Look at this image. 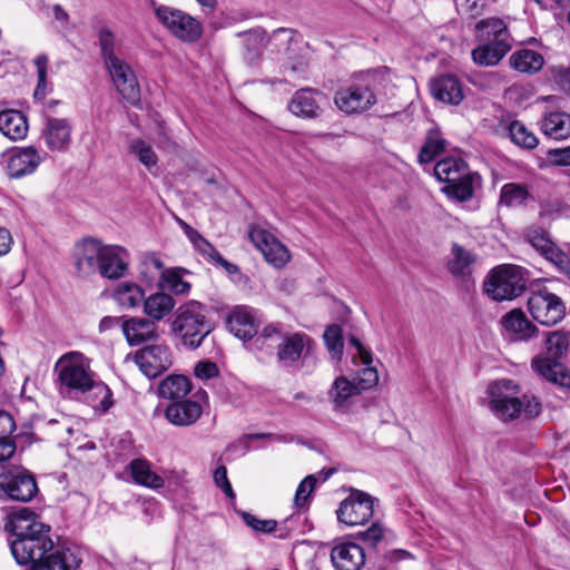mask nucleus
<instances>
[{
  "instance_id": "nucleus-1",
  "label": "nucleus",
  "mask_w": 570,
  "mask_h": 570,
  "mask_svg": "<svg viewBox=\"0 0 570 570\" xmlns=\"http://www.w3.org/2000/svg\"><path fill=\"white\" fill-rule=\"evenodd\" d=\"M35 517L30 509L22 508L6 524L17 563L31 564V570H76L81 559L70 549L56 546L50 537V527L36 521Z\"/></svg>"
},
{
  "instance_id": "nucleus-2",
  "label": "nucleus",
  "mask_w": 570,
  "mask_h": 570,
  "mask_svg": "<svg viewBox=\"0 0 570 570\" xmlns=\"http://www.w3.org/2000/svg\"><path fill=\"white\" fill-rule=\"evenodd\" d=\"M254 345L258 350L272 353L276 350L278 363L284 367H297L301 360H305L314 345V341L305 333L287 334L283 332L279 323L266 325L255 338Z\"/></svg>"
},
{
  "instance_id": "nucleus-3",
  "label": "nucleus",
  "mask_w": 570,
  "mask_h": 570,
  "mask_svg": "<svg viewBox=\"0 0 570 570\" xmlns=\"http://www.w3.org/2000/svg\"><path fill=\"white\" fill-rule=\"evenodd\" d=\"M170 330L174 338L185 348L195 351L213 332L205 304L190 299L180 304L174 312Z\"/></svg>"
},
{
  "instance_id": "nucleus-4",
  "label": "nucleus",
  "mask_w": 570,
  "mask_h": 570,
  "mask_svg": "<svg viewBox=\"0 0 570 570\" xmlns=\"http://www.w3.org/2000/svg\"><path fill=\"white\" fill-rule=\"evenodd\" d=\"M520 386L510 379H502L489 386L490 407L503 421L518 419L522 413L527 419L537 417L542 405L534 395L522 394Z\"/></svg>"
},
{
  "instance_id": "nucleus-5",
  "label": "nucleus",
  "mask_w": 570,
  "mask_h": 570,
  "mask_svg": "<svg viewBox=\"0 0 570 570\" xmlns=\"http://www.w3.org/2000/svg\"><path fill=\"white\" fill-rule=\"evenodd\" d=\"M475 37L481 43L472 50L471 56L479 66H495L512 49L509 29L499 18L480 20L475 24Z\"/></svg>"
},
{
  "instance_id": "nucleus-6",
  "label": "nucleus",
  "mask_w": 570,
  "mask_h": 570,
  "mask_svg": "<svg viewBox=\"0 0 570 570\" xmlns=\"http://www.w3.org/2000/svg\"><path fill=\"white\" fill-rule=\"evenodd\" d=\"M53 373L57 375L59 392L69 396L87 394L95 377L90 360L77 351L61 355L55 364Z\"/></svg>"
},
{
  "instance_id": "nucleus-7",
  "label": "nucleus",
  "mask_w": 570,
  "mask_h": 570,
  "mask_svg": "<svg viewBox=\"0 0 570 570\" xmlns=\"http://www.w3.org/2000/svg\"><path fill=\"white\" fill-rule=\"evenodd\" d=\"M434 176L445 184L442 191L459 202L473 197L474 181L479 175L470 170L468 164L455 157H445L434 166Z\"/></svg>"
},
{
  "instance_id": "nucleus-8",
  "label": "nucleus",
  "mask_w": 570,
  "mask_h": 570,
  "mask_svg": "<svg viewBox=\"0 0 570 570\" xmlns=\"http://www.w3.org/2000/svg\"><path fill=\"white\" fill-rule=\"evenodd\" d=\"M380 71H366L354 77L353 81L336 90L334 95L335 106L346 115L363 114L376 102L374 82Z\"/></svg>"
},
{
  "instance_id": "nucleus-9",
  "label": "nucleus",
  "mask_w": 570,
  "mask_h": 570,
  "mask_svg": "<svg viewBox=\"0 0 570 570\" xmlns=\"http://www.w3.org/2000/svg\"><path fill=\"white\" fill-rule=\"evenodd\" d=\"M525 271L514 265H501L491 271L484 282V292L494 301H511L527 288Z\"/></svg>"
},
{
  "instance_id": "nucleus-10",
  "label": "nucleus",
  "mask_w": 570,
  "mask_h": 570,
  "mask_svg": "<svg viewBox=\"0 0 570 570\" xmlns=\"http://www.w3.org/2000/svg\"><path fill=\"white\" fill-rule=\"evenodd\" d=\"M38 492L35 474L22 465L0 468V498L30 502Z\"/></svg>"
},
{
  "instance_id": "nucleus-11",
  "label": "nucleus",
  "mask_w": 570,
  "mask_h": 570,
  "mask_svg": "<svg viewBox=\"0 0 570 570\" xmlns=\"http://www.w3.org/2000/svg\"><path fill=\"white\" fill-rule=\"evenodd\" d=\"M155 13L160 23L179 40L193 43L202 37V23L190 14L167 6L156 7Z\"/></svg>"
},
{
  "instance_id": "nucleus-12",
  "label": "nucleus",
  "mask_w": 570,
  "mask_h": 570,
  "mask_svg": "<svg viewBox=\"0 0 570 570\" xmlns=\"http://www.w3.org/2000/svg\"><path fill=\"white\" fill-rule=\"evenodd\" d=\"M379 500L368 493L353 489L336 510L337 520L346 525H361L374 515L375 503Z\"/></svg>"
},
{
  "instance_id": "nucleus-13",
  "label": "nucleus",
  "mask_w": 570,
  "mask_h": 570,
  "mask_svg": "<svg viewBox=\"0 0 570 570\" xmlns=\"http://www.w3.org/2000/svg\"><path fill=\"white\" fill-rule=\"evenodd\" d=\"M527 305L533 320L546 326L556 325L566 314L563 301L547 288L532 293Z\"/></svg>"
},
{
  "instance_id": "nucleus-14",
  "label": "nucleus",
  "mask_w": 570,
  "mask_h": 570,
  "mask_svg": "<svg viewBox=\"0 0 570 570\" xmlns=\"http://www.w3.org/2000/svg\"><path fill=\"white\" fill-rule=\"evenodd\" d=\"M139 370L149 379H155L173 365V354L166 344H150L134 355Z\"/></svg>"
},
{
  "instance_id": "nucleus-15",
  "label": "nucleus",
  "mask_w": 570,
  "mask_h": 570,
  "mask_svg": "<svg viewBox=\"0 0 570 570\" xmlns=\"http://www.w3.org/2000/svg\"><path fill=\"white\" fill-rule=\"evenodd\" d=\"M248 236L254 246L271 265L282 268L288 263L291 255L287 247L272 233L259 226H250Z\"/></svg>"
},
{
  "instance_id": "nucleus-16",
  "label": "nucleus",
  "mask_w": 570,
  "mask_h": 570,
  "mask_svg": "<svg viewBox=\"0 0 570 570\" xmlns=\"http://www.w3.org/2000/svg\"><path fill=\"white\" fill-rule=\"evenodd\" d=\"M120 96L131 105L140 100V88L135 72L121 58L105 65Z\"/></svg>"
},
{
  "instance_id": "nucleus-17",
  "label": "nucleus",
  "mask_w": 570,
  "mask_h": 570,
  "mask_svg": "<svg viewBox=\"0 0 570 570\" xmlns=\"http://www.w3.org/2000/svg\"><path fill=\"white\" fill-rule=\"evenodd\" d=\"M105 245L95 238H85L77 243L73 250L76 271L79 276L100 274V263Z\"/></svg>"
},
{
  "instance_id": "nucleus-18",
  "label": "nucleus",
  "mask_w": 570,
  "mask_h": 570,
  "mask_svg": "<svg viewBox=\"0 0 570 570\" xmlns=\"http://www.w3.org/2000/svg\"><path fill=\"white\" fill-rule=\"evenodd\" d=\"M531 370L543 381L563 391H570V368L561 361L533 356Z\"/></svg>"
},
{
  "instance_id": "nucleus-19",
  "label": "nucleus",
  "mask_w": 570,
  "mask_h": 570,
  "mask_svg": "<svg viewBox=\"0 0 570 570\" xmlns=\"http://www.w3.org/2000/svg\"><path fill=\"white\" fill-rule=\"evenodd\" d=\"M331 561L336 570H361L365 564V552L355 542L336 540L331 550Z\"/></svg>"
},
{
  "instance_id": "nucleus-20",
  "label": "nucleus",
  "mask_w": 570,
  "mask_h": 570,
  "mask_svg": "<svg viewBox=\"0 0 570 570\" xmlns=\"http://www.w3.org/2000/svg\"><path fill=\"white\" fill-rule=\"evenodd\" d=\"M324 95L318 89L302 88L295 91L288 102V110L296 117L316 119L322 114L320 100Z\"/></svg>"
},
{
  "instance_id": "nucleus-21",
  "label": "nucleus",
  "mask_w": 570,
  "mask_h": 570,
  "mask_svg": "<svg viewBox=\"0 0 570 570\" xmlns=\"http://www.w3.org/2000/svg\"><path fill=\"white\" fill-rule=\"evenodd\" d=\"M41 163L38 150L32 147L17 148L7 163V174L10 178H22L36 171Z\"/></svg>"
},
{
  "instance_id": "nucleus-22",
  "label": "nucleus",
  "mask_w": 570,
  "mask_h": 570,
  "mask_svg": "<svg viewBox=\"0 0 570 570\" xmlns=\"http://www.w3.org/2000/svg\"><path fill=\"white\" fill-rule=\"evenodd\" d=\"M72 126L66 118L47 117L42 138L52 151L66 150L71 140Z\"/></svg>"
},
{
  "instance_id": "nucleus-23",
  "label": "nucleus",
  "mask_w": 570,
  "mask_h": 570,
  "mask_svg": "<svg viewBox=\"0 0 570 570\" xmlns=\"http://www.w3.org/2000/svg\"><path fill=\"white\" fill-rule=\"evenodd\" d=\"M227 325L229 331L244 342L255 341L259 335L254 312L245 306L237 307L229 314ZM252 345L255 347L254 342Z\"/></svg>"
},
{
  "instance_id": "nucleus-24",
  "label": "nucleus",
  "mask_w": 570,
  "mask_h": 570,
  "mask_svg": "<svg viewBox=\"0 0 570 570\" xmlns=\"http://www.w3.org/2000/svg\"><path fill=\"white\" fill-rule=\"evenodd\" d=\"M432 96L444 104L459 105L463 98V89L460 79L450 73L435 77L430 82Z\"/></svg>"
},
{
  "instance_id": "nucleus-25",
  "label": "nucleus",
  "mask_w": 570,
  "mask_h": 570,
  "mask_svg": "<svg viewBox=\"0 0 570 570\" xmlns=\"http://www.w3.org/2000/svg\"><path fill=\"white\" fill-rule=\"evenodd\" d=\"M203 407L197 401L179 400L171 402L165 410L166 419L174 425L188 426L202 415Z\"/></svg>"
},
{
  "instance_id": "nucleus-26",
  "label": "nucleus",
  "mask_w": 570,
  "mask_h": 570,
  "mask_svg": "<svg viewBox=\"0 0 570 570\" xmlns=\"http://www.w3.org/2000/svg\"><path fill=\"white\" fill-rule=\"evenodd\" d=\"M127 252L120 246L105 245L100 263V275L108 279H118L127 271Z\"/></svg>"
},
{
  "instance_id": "nucleus-27",
  "label": "nucleus",
  "mask_w": 570,
  "mask_h": 570,
  "mask_svg": "<svg viewBox=\"0 0 570 570\" xmlns=\"http://www.w3.org/2000/svg\"><path fill=\"white\" fill-rule=\"evenodd\" d=\"M122 332L129 345H139L157 338V326L154 321L132 317L122 322Z\"/></svg>"
},
{
  "instance_id": "nucleus-28",
  "label": "nucleus",
  "mask_w": 570,
  "mask_h": 570,
  "mask_svg": "<svg viewBox=\"0 0 570 570\" xmlns=\"http://www.w3.org/2000/svg\"><path fill=\"white\" fill-rule=\"evenodd\" d=\"M540 128L544 136L554 140H566L570 137V114L551 111L543 116Z\"/></svg>"
},
{
  "instance_id": "nucleus-29",
  "label": "nucleus",
  "mask_w": 570,
  "mask_h": 570,
  "mask_svg": "<svg viewBox=\"0 0 570 570\" xmlns=\"http://www.w3.org/2000/svg\"><path fill=\"white\" fill-rule=\"evenodd\" d=\"M28 128V120L22 111L16 109L0 111V131L9 139H23Z\"/></svg>"
},
{
  "instance_id": "nucleus-30",
  "label": "nucleus",
  "mask_w": 570,
  "mask_h": 570,
  "mask_svg": "<svg viewBox=\"0 0 570 570\" xmlns=\"http://www.w3.org/2000/svg\"><path fill=\"white\" fill-rule=\"evenodd\" d=\"M475 262L476 255L474 253L456 243H453L446 267L449 273L453 276L465 277L472 274Z\"/></svg>"
},
{
  "instance_id": "nucleus-31",
  "label": "nucleus",
  "mask_w": 570,
  "mask_h": 570,
  "mask_svg": "<svg viewBox=\"0 0 570 570\" xmlns=\"http://www.w3.org/2000/svg\"><path fill=\"white\" fill-rule=\"evenodd\" d=\"M191 391L189 379L180 374H171L164 379L158 386L160 397L171 402L184 400Z\"/></svg>"
},
{
  "instance_id": "nucleus-32",
  "label": "nucleus",
  "mask_w": 570,
  "mask_h": 570,
  "mask_svg": "<svg viewBox=\"0 0 570 570\" xmlns=\"http://www.w3.org/2000/svg\"><path fill=\"white\" fill-rule=\"evenodd\" d=\"M132 480L146 488L160 489L164 487V479L151 470L150 463L145 459H135L129 463Z\"/></svg>"
},
{
  "instance_id": "nucleus-33",
  "label": "nucleus",
  "mask_w": 570,
  "mask_h": 570,
  "mask_svg": "<svg viewBox=\"0 0 570 570\" xmlns=\"http://www.w3.org/2000/svg\"><path fill=\"white\" fill-rule=\"evenodd\" d=\"M570 351V334L563 331H554L548 334L544 341V351L537 356L550 357L563 362Z\"/></svg>"
},
{
  "instance_id": "nucleus-34",
  "label": "nucleus",
  "mask_w": 570,
  "mask_h": 570,
  "mask_svg": "<svg viewBox=\"0 0 570 570\" xmlns=\"http://www.w3.org/2000/svg\"><path fill=\"white\" fill-rule=\"evenodd\" d=\"M502 326L510 333L518 336L519 340L531 338L537 331L521 309H512L507 313L501 321Z\"/></svg>"
},
{
  "instance_id": "nucleus-35",
  "label": "nucleus",
  "mask_w": 570,
  "mask_h": 570,
  "mask_svg": "<svg viewBox=\"0 0 570 570\" xmlns=\"http://www.w3.org/2000/svg\"><path fill=\"white\" fill-rule=\"evenodd\" d=\"M544 63L542 55L534 50L521 49L513 52L510 57V66L520 72H538Z\"/></svg>"
},
{
  "instance_id": "nucleus-36",
  "label": "nucleus",
  "mask_w": 570,
  "mask_h": 570,
  "mask_svg": "<svg viewBox=\"0 0 570 570\" xmlns=\"http://www.w3.org/2000/svg\"><path fill=\"white\" fill-rule=\"evenodd\" d=\"M448 141L443 138L439 128H432L426 132L425 141L420 149L417 159L420 164H429L441 155L446 148Z\"/></svg>"
},
{
  "instance_id": "nucleus-37",
  "label": "nucleus",
  "mask_w": 570,
  "mask_h": 570,
  "mask_svg": "<svg viewBox=\"0 0 570 570\" xmlns=\"http://www.w3.org/2000/svg\"><path fill=\"white\" fill-rule=\"evenodd\" d=\"M174 306V298L166 293H156L144 299L145 313L156 321H160L167 316L173 311Z\"/></svg>"
},
{
  "instance_id": "nucleus-38",
  "label": "nucleus",
  "mask_w": 570,
  "mask_h": 570,
  "mask_svg": "<svg viewBox=\"0 0 570 570\" xmlns=\"http://www.w3.org/2000/svg\"><path fill=\"white\" fill-rule=\"evenodd\" d=\"M360 393L361 391L355 383L344 376H338L328 391V397L336 409H342L348 406L350 399Z\"/></svg>"
},
{
  "instance_id": "nucleus-39",
  "label": "nucleus",
  "mask_w": 570,
  "mask_h": 570,
  "mask_svg": "<svg viewBox=\"0 0 570 570\" xmlns=\"http://www.w3.org/2000/svg\"><path fill=\"white\" fill-rule=\"evenodd\" d=\"M87 393L88 402L95 410L106 413L114 405L111 390L104 382L96 381L95 377Z\"/></svg>"
},
{
  "instance_id": "nucleus-40",
  "label": "nucleus",
  "mask_w": 570,
  "mask_h": 570,
  "mask_svg": "<svg viewBox=\"0 0 570 570\" xmlns=\"http://www.w3.org/2000/svg\"><path fill=\"white\" fill-rule=\"evenodd\" d=\"M115 298L119 305L128 308L138 307L144 303L145 294L140 286L135 283H120L115 292Z\"/></svg>"
},
{
  "instance_id": "nucleus-41",
  "label": "nucleus",
  "mask_w": 570,
  "mask_h": 570,
  "mask_svg": "<svg viewBox=\"0 0 570 570\" xmlns=\"http://www.w3.org/2000/svg\"><path fill=\"white\" fill-rule=\"evenodd\" d=\"M507 129L511 141L521 148L533 149L539 144L535 135L519 120L511 121Z\"/></svg>"
},
{
  "instance_id": "nucleus-42",
  "label": "nucleus",
  "mask_w": 570,
  "mask_h": 570,
  "mask_svg": "<svg viewBox=\"0 0 570 570\" xmlns=\"http://www.w3.org/2000/svg\"><path fill=\"white\" fill-rule=\"evenodd\" d=\"M529 197V190L524 185L508 183L501 188L499 204L507 207H518L522 206Z\"/></svg>"
},
{
  "instance_id": "nucleus-43",
  "label": "nucleus",
  "mask_w": 570,
  "mask_h": 570,
  "mask_svg": "<svg viewBox=\"0 0 570 570\" xmlns=\"http://www.w3.org/2000/svg\"><path fill=\"white\" fill-rule=\"evenodd\" d=\"M189 273L184 268H169L163 272L161 279L167 289L176 295L186 294L190 291L191 285L183 279V274Z\"/></svg>"
},
{
  "instance_id": "nucleus-44",
  "label": "nucleus",
  "mask_w": 570,
  "mask_h": 570,
  "mask_svg": "<svg viewBox=\"0 0 570 570\" xmlns=\"http://www.w3.org/2000/svg\"><path fill=\"white\" fill-rule=\"evenodd\" d=\"M541 256L570 279V257L554 242L549 245Z\"/></svg>"
},
{
  "instance_id": "nucleus-45",
  "label": "nucleus",
  "mask_w": 570,
  "mask_h": 570,
  "mask_svg": "<svg viewBox=\"0 0 570 570\" xmlns=\"http://www.w3.org/2000/svg\"><path fill=\"white\" fill-rule=\"evenodd\" d=\"M524 238L541 255L553 243L547 229L531 225L524 229Z\"/></svg>"
},
{
  "instance_id": "nucleus-46",
  "label": "nucleus",
  "mask_w": 570,
  "mask_h": 570,
  "mask_svg": "<svg viewBox=\"0 0 570 570\" xmlns=\"http://www.w3.org/2000/svg\"><path fill=\"white\" fill-rule=\"evenodd\" d=\"M323 337L332 358L341 360L344 347L341 326L337 324L327 326Z\"/></svg>"
},
{
  "instance_id": "nucleus-47",
  "label": "nucleus",
  "mask_w": 570,
  "mask_h": 570,
  "mask_svg": "<svg viewBox=\"0 0 570 570\" xmlns=\"http://www.w3.org/2000/svg\"><path fill=\"white\" fill-rule=\"evenodd\" d=\"M129 151L147 168L157 165L158 157L153 147L142 139H132L129 144Z\"/></svg>"
},
{
  "instance_id": "nucleus-48",
  "label": "nucleus",
  "mask_w": 570,
  "mask_h": 570,
  "mask_svg": "<svg viewBox=\"0 0 570 570\" xmlns=\"http://www.w3.org/2000/svg\"><path fill=\"white\" fill-rule=\"evenodd\" d=\"M98 43L100 48V55L105 65L114 61L115 59H119V57L116 56L115 52L116 36L110 29L101 28L98 31Z\"/></svg>"
},
{
  "instance_id": "nucleus-49",
  "label": "nucleus",
  "mask_w": 570,
  "mask_h": 570,
  "mask_svg": "<svg viewBox=\"0 0 570 570\" xmlns=\"http://www.w3.org/2000/svg\"><path fill=\"white\" fill-rule=\"evenodd\" d=\"M316 479L314 475H307L299 484L295 493L294 504L298 509H304L308 505L311 494L314 492Z\"/></svg>"
},
{
  "instance_id": "nucleus-50",
  "label": "nucleus",
  "mask_w": 570,
  "mask_h": 570,
  "mask_svg": "<svg viewBox=\"0 0 570 570\" xmlns=\"http://www.w3.org/2000/svg\"><path fill=\"white\" fill-rule=\"evenodd\" d=\"M240 515L244 523L256 532L272 533L277 527V522L273 519L262 520L249 512H242Z\"/></svg>"
},
{
  "instance_id": "nucleus-51",
  "label": "nucleus",
  "mask_w": 570,
  "mask_h": 570,
  "mask_svg": "<svg viewBox=\"0 0 570 570\" xmlns=\"http://www.w3.org/2000/svg\"><path fill=\"white\" fill-rule=\"evenodd\" d=\"M379 383V374L376 368L366 365L363 370H361L357 374L356 385L360 391L370 390Z\"/></svg>"
},
{
  "instance_id": "nucleus-52",
  "label": "nucleus",
  "mask_w": 570,
  "mask_h": 570,
  "mask_svg": "<svg viewBox=\"0 0 570 570\" xmlns=\"http://www.w3.org/2000/svg\"><path fill=\"white\" fill-rule=\"evenodd\" d=\"M35 65L37 67V75H38V85L35 91V96L38 97L39 95L45 96V88L47 83V68H48V57L46 55H39L35 59Z\"/></svg>"
},
{
  "instance_id": "nucleus-53",
  "label": "nucleus",
  "mask_w": 570,
  "mask_h": 570,
  "mask_svg": "<svg viewBox=\"0 0 570 570\" xmlns=\"http://www.w3.org/2000/svg\"><path fill=\"white\" fill-rule=\"evenodd\" d=\"M552 80L570 97V69L558 66L551 68Z\"/></svg>"
},
{
  "instance_id": "nucleus-54",
  "label": "nucleus",
  "mask_w": 570,
  "mask_h": 570,
  "mask_svg": "<svg viewBox=\"0 0 570 570\" xmlns=\"http://www.w3.org/2000/svg\"><path fill=\"white\" fill-rule=\"evenodd\" d=\"M547 160L554 166H570V146L564 148L549 149L546 154Z\"/></svg>"
},
{
  "instance_id": "nucleus-55",
  "label": "nucleus",
  "mask_w": 570,
  "mask_h": 570,
  "mask_svg": "<svg viewBox=\"0 0 570 570\" xmlns=\"http://www.w3.org/2000/svg\"><path fill=\"white\" fill-rule=\"evenodd\" d=\"M215 484L230 499H235V492L227 478V469L225 465H219L214 472Z\"/></svg>"
},
{
  "instance_id": "nucleus-56",
  "label": "nucleus",
  "mask_w": 570,
  "mask_h": 570,
  "mask_svg": "<svg viewBox=\"0 0 570 570\" xmlns=\"http://www.w3.org/2000/svg\"><path fill=\"white\" fill-rule=\"evenodd\" d=\"M195 375L200 380H209L219 374L218 366L212 361L198 362L195 366Z\"/></svg>"
},
{
  "instance_id": "nucleus-57",
  "label": "nucleus",
  "mask_w": 570,
  "mask_h": 570,
  "mask_svg": "<svg viewBox=\"0 0 570 570\" xmlns=\"http://www.w3.org/2000/svg\"><path fill=\"white\" fill-rule=\"evenodd\" d=\"M360 537L368 544L376 546L384 537V529L379 522H374L365 531H362Z\"/></svg>"
},
{
  "instance_id": "nucleus-58",
  "label": "nucleus",
  "mask_w": 570,
  "mask_h": 570,
  "mask_svg": "<svg viewBox=\"0 0 570 570\" xmlns=\"http://www.w3.org/2000/svg\"><path fill=\"white\" fill-rule=\"evenodd\" d=\"M16 450L17 445L13 440L0 439V468L12 465L9 460L13 456Z\"/></svg>"
},
{
  "instance_id": "nucleus-59",
  "label": "nucleus",
  "mask_w": 570,
  "mask_h": 570,
  "mask_svg": "<svg viewBox=\"0 0 570 570\" xmlns=\"http://www.w3.org/2000/svg\"><path fill=\"white\" fill-rule=\"evenodd\" d=\"M16 430V423L10 413L0 410V439L11 440L10 435Z\"/></svg>"
},
{
  "instance_id": "nucleus-60",
  "label": "nucleus",
  "mask_w": 570,
  "mask_h": 570,
  "mask_svg": "<svg viewBox=\"0 0 570 570\" xmlns=\"http://www.w3.org/2000/svg\"><path fill=\"white\" fill-rule=\"evenodd\" d=\"M193 245L198 252L208 256L212 261L216 262L217 259H222L220 253L203 236Z\"/></svg>"
},
{
  "instance_id": "nucleus-61",
  "label": "nucleus",
  "mask_w": 570,
  "mask_h": 570,
  "mask_svg": "<svg viewBox=\"0 0 570 570\" xmlns=\"http://www.w3.org/2000/svg\"><path fill=\"white\" fill-rule=\"evenodd\" d=\"M348 344L356 350V353L364 365H370L372 363V352L367 350L356 336H350Z\"/></svg>"
},
{
  "instance_id": "nucleus-62",
  "label": "nucleus",
  "mask_w": 570,
  "mask_h": 570,
  "mask_svg": "<svg viewBox=\"0 0 570 570\" xmlns=\"http://www.w3.org/2000/svg\"><path fill=\"white\" fill-rule=\"evenodd\" d=\"M413 559L414 556L410 551L403 549L390 550L384 554V560L389 563H397L400 561Z\"/></svg>"
},
{
  "instance_id": "nucleus-63",
  "label": "nucleus",
  "mask_w": 570,
  "mask_h": 570,
  "mask_svg": "<svg viewBox=\"0 0 570 570\" xmlns=\"http://www.w3.org/2000/svg\"><path fill=\"white\" fill-rule=\"evenodd\" d=\"M11 235L8 229L0 228V256L6 255L10 250L11 246Z\"/></svg>"
},
{
  "instance_id": "nucleus-64",
  "label": "nucleus",
  "mask_w": 570,
  "mask_h": 570,
  "mask_svg": "<svg viewBox=\"0 0 570 570\" xmlns=\"http://www.w3.org/2000/svg\"><path fill=\"white\" fill-rule=\"evenodd\" d=\"M177 223L193 244H195L202 237V235L185 220L177 218Z\"/></svg>"
}]
</instances>
